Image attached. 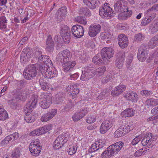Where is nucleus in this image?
<instances>
[{"instance_id":"obj_1","label":"nucleus","mask_w":158,"mask_h":158,"mask_svg":"<svg viewBox=\"0 0 158 158\" xmlns=\"http://www.w3.org/2000/svg\"><path fill=\"white\" fill-rule=\"evenodd\" d=\"M124 143L119 141L109 146L101 154L102 158H110L113 156L123 148Z\"/></svg>"},{"instance_id":"obj_2","label":"nucleus","mask_w":158,"mask_h":158,"mask_svg":"<svg viewBox=\"0 0 158 158\" xmlns=\"http://www.w3.org/2000/svg\"><path fill=\"white\" fill-rule=\"evenodd\" d=\"M16 96L8 102L10 107L12 109H16L18 106L17 102L19 100L25 101L29 97V93L25 91L19 90Z\"/></svg>"},{"instance_id":"obj_3","label":"nucleus","mask_w":158,"mask_h":158,"mask_svg":"<svg viewBox=\"0 0 158 158\" xmlns=\"http://www.w3.org/2000/svg\"><path fill=\"white\" fill-rule=\"evenodd\" d=\"M153 11H158V4L154 5L145 11L144 18L141 22L143 26H146L156 17V14L153 12Z\"/></svg>"},{"instance_id":"obj_4","label":"nucleus","mask_w":158,"mask_h":158,"mask_svg":"<svg viewBox=\"0 0 158 158\" xmlns=\"http://www.w3.org/2000/svg\"><path fill=\"white\" fill-rule=\"evenodd\" d=\"M37 74L35 65L31 64L27 66L23 72L24 78L27 80H31L34 78Z\"/></svg>"},{"instance_id":"obj_5","label":"nucleus","mask_w":158,"mask_h":158,"mask_svg":"<svg viewBox=\"0 0 158 158\" xmlns=\"http://www.w3.org/2000/svg\"><path fill=\"white\" fill-rule=\"evenodd\" d=\"M52 94L50 93H42L39 103L40 106L44 109L48 108L52 104Z\"/></svg>"},{"instance_id":"obj_6","label":"nucleus","mask_w":158,"mask_h":158,"mask_svg":"<svg viewBox=\"0 0 158 158\" xmlns=\"http://www.w3.org/2000/svg\"><path fill=\"white\" fill-rule=\"evenodd\" d=\"M131 123L128 122L124 123L114 133V136L115 138L120 137L124 135L127 133L132 130L134 128Z\"/></svg>"},{"instance_id":"obj_7","label":"nucleus","mask_w":158,"mask_h":158,"mask_svg":"<svg viewBox=\"0 0 158 158\" xmlns=\"http://www.w3.org/2000/svg\"><path fill=\"white\" fill-rule=\"evenodd\" d=\"M95 73V68L93 65L86 66L83 69L80 79L83 81L88 80L92 78Z\"/></svg>"},{"instance_id":"obj_8","label":"nucleus","mask_w":158,"mask_h":158,"mask_svg":"<svg viewBox=\"0 0 158 158\" xmlns=\"http://www.w3.org/2000/svg\"><path fill=\"white\" fill-rule=\"evenodd\" d=\"M29 148L31 154L37 156L39 155L42 148L39 141L36 139L30 143Z\"/></svg>"},{"instance_id":"obj_9","label":"nucleus","mask_w":158,"mask_h":158,"mask_svg":"<svg viewBox=\"0 0 158 158\" xmlns=\"http://www.w3.org/2000/svg\"><path fill=\"white\" fill-rule=\"evenodd\" d=\"M108 5L106 3V5H105L99 9V15L102 18L109 19L114 16V12L112 11V9L107 6Z\"/></svg>"},{"instance_id":"obj_10","label":"nucleus","mask_w":158,"mask_h":158,"mask_svg":"<svg viewBox=\"0 0 158 158\" xmlns=\"http://www.w3.org/2000/svg\"><path fill=\"white\" fill-rule=\"evenodd\" d=\"M114 54V50L111 48L105 47L102 49L101 56L105 64L107 63L109 59L113 56Z\"/></svg>"},{"instance_id":"obj_11","label":"nucleus","mask_w":158,"mask_h":158,"mask_svg":"<svg viewBox=\"0 0 158 158\" xmlns=\"http://www.w3.org/2000/svg\"><path fill=\"white\" fill-rule=\"evenodd\" d=\"M103 146V143L97 141L91 145L88 152L91 154L93 153L96 152L95 154L99 155L102 152V148Z\"/></svg>"},{"instance_id":"obj_12","label":"nucleus","mask_w":158,"mask_h":158,"mask_svg":"<svg viewBox=\"0 0 158 158\" xmlns=\"http://www.w3.org/2000/svg\"><path fill=\"white\" fill-rule=\"evenodd\" d=\"M60 34L64 43L68 44L70 41L71 35V30L69 27L66 25L62 27Z\"/></svg>"},{"instance_id":"obj_13","label":"nucleus","mask_w":158,"mask_h":158,"mask_svg":"<svg viewBox=\"0 0 158 158\" xmlns=\"http://www.w3.org/2000/svg\"><path fill=\"white\" fill-rule=\"evenodd\" d=\"M71 57L70 52L68 50L61 51L57 55L56 59L61 63H63L68 61Z\"/></svg>"},{"instance_id":"obj_14","label":"nucleus","mask_w":158,"mask_h":158,"mask_svg":"<svg viewBox=\"0 0 158 158\" xmlns=\"http://www.w3.org/2000/svg\"><path fill=\"white\" fill-rule=\"evenodd\" d=\"M72 35L77 38L81 37L84 35V29L83 27L80 25H73L71 29Z\"/></svg>"},{"instance_id":"obj_15","label":"nucleus","mask_w":158,"mask_h":158,"mask_svg":"<svg viewBox=\"0 0 158 158\" xmlns=\"http://www.w3.org/2000/svg\"><path fill=\"white\" fill-rule=\"evenodd\" d=\"M114 7L115 11L118 13L125 12L128 9L127 2L123 1H117L114 4Z\"/></svg>"},{"instance_id":"obj_16","label":"nucleus","mask_w":158,"mask_h":158,"mask_svg":"<svg viewBox=\"0 0 158 158\" xmlns=\"http://www.w3.org/2000/svg\"><path fill=\"white\" fill-rule=\"evenodd\" d=\"M32 54V51L30 48H27L24 49L21 54V62L25 63L29 61Z\"/></svg>"},{"instance_id":"obj_17","label":"nucleus","mask_w":158,"mask_h":158,"mask_svg":"<svg viewBox=\"0 0 158 158\" xmlns=\"http://www.w3.org/2000/svg\"><path fill=\"white\" fill-rule=\"evenodd\" d=\"M57 110L56 109H52L48 112L43 114L40 118V120L42 122H47L53 118L56 114Z\"/></svg>"},{"instance_id":"obj_18","label":"nucleus","mask_w":158,"mask_h":158,"mask_svg":"<svg viewBox=\"0 0 158 158\" xmlns=\"http://www.w3.org/2000/svg\"><path fill=\"white\" fill-rule=\"evenodd\" d=\"M155 138L151 133H148L145 134L142 139L141 143L142 145L145 146L149 143L147 147L149 148L151 146L152 142L155 140Z\"/></svg>"},{"instance_id":"obj_19","label":"nucleus","mask_w":158,"mask_h":158,"mask_svg":"<svg viewBox=\"0 0 158 158\" xmlns=\"http://www.w3.org/2000/svg\"><path fill=\"white\" fill-rule=\"evenodd\" d=\"M125 53L123 51L118 52L117 54L115 65L118 69H121L123 66L125 57Z\"/></svg>"},{"instance_id":"obj_20","label":"nucleus","mask_w":158,"mask_h":158,"mask_svg":"<svg viewBox=\"0 0 158 158\" xmlns=\"http://www.w3.org/2000/svg\"><path fill=\"white\" fill-rule=\"evenodd\" d=\"M101 26L99 24L91 25L89 28L88 34L91 37L96 36L101 31Z\"/></svg>"},{"instance_id":"obj_21","label":"nucleus","mask_w":158,"mask_h":158,"mask_svg":"<svg viewBox=\"0 0 158 158\" xmlns=\"http://www.w3.org/2000/svg\"><path fill=\"white\" fill-rule=\"evenodd\" d=\"M148 51L145 47L142 45L139 48L137 54V58L139 61H143L148 56Z\"/></svg>"},{"instance_id":"obj_22","label":"nucleus","mask_w":158,"mask_h":158,"mask_svg":"<svg viewBox=\"0 0 158 158\" xmlns=\"http://www.w3.org/2000/svg\"><path fill=\"white\" fill-rule=\"evenodd\" d=\"M118 44L121 48H125L128 45V39L124 34L119 35L118 36Z\"/></svg>"},{"instance_id":"obj_23","label":"nucleus","mask_w":158,"mask_h":158,"mask_svg":"<svg viewBox=\"0 0 158 158\" xmlns=\"http://www.w3.org/2000/svg\"><path fill=\"white\" fill-rule=\"evenodd\" d=\"M66 90L68 92H70V96L72 97L73 99H74L77 97L79 92V89L77 85L76 84L68 85L66 88Z\"/></svg>"},{"instance_id":"obj_24","label":"nucleus","mask_w":158,"mask_h":158,"mask_svg":"<svg viewBox=\"0 0 158 158\" xmlns=\"http://www.w3.org/2000/svg\"><path fill=\"white\" fill-rule=\"evenodd\" d=\"M87 111L86 108H85L77 110L72 116L73 121L77 122L82 118L86 114Z\"/></svg>"},{"instance_id":"obj_25","label":"nucleus","mask_w":158,"mask_h":158,"mask_svg":"<svg viewBox=\"0 0 158 158\" xmlns=\"http://www.w3.org/2000/svg\"><path fill=\"white\" fill-rule=\"evenodd\" d=\"M19 136L18 133L15 132L14 133L7 136L1 142V145L4 146L10 142H13L17 139Z\"/></svg>"},{"instance_id":"obj_26","label":"nucleus","mask_w":158,"mask_h":158,"mask_svg":"<svg viewBox=\"0 0 158 158\" xmlns=\"http://www.w3.org/2000/svg\"><path fill=\"white\" fill-rule=\"evenodd\" d=\"M112 123L109 120L104 121L100 127V133L102 134H105L112 127Z\"/></svg>"},{"instance_id":"obj_27","label":"nucleus","mask_w":158,"mask_h":158,"mask_svg":"<svg viewBox=\"0 0 158 158\" xmlns=\"http://www.w3.org/2000/svg\"><path fill=\"white\" fill-rule=\"evenodd\" d=\"M39 64H45L46 65L52 66V65L51 60L48 56L46 55H41L38 57Z\"/></svg>"},{"instance_id":"obj_28","label":"nucleus","mask_w":158,"mask_h":158,"mask_svg":"<svg viewBox=\"0 0 158 158\" xmlns=\"http://www.w3.org/2000/svg\"><path fill=\"white\" fill-rule=\"evenodd\" d=\"M124 97L132 102H136L138 99L137 94L135 92L129 91L125 94Z\"/></svg>"},{"instance_id":"obj_29","label":"nucleus","mask_w":158,"mask_h":158,"mask_svg":"<svg viewBox=\"0 0 158 158\" xmlns=\"http://www.w3.org/2000/svg\"><path fill=\"white\" fill-rule=\"evenodd\" d=\"M126 89L125 86L123 85H119L115 87L111 92L113 96H117L124 91Z\"/></svg>"},{"instance_id":"obj_30","label":"nucleus","mask_w":158,"mask_h":158,"mask_svg":"<svg viewBox=\"0 0 158 158\" xmlns=\"http://www.w3.org/2000/svg\"><path fill=\"white\" fill-rule=\"evenodd\" d=\"M46 49L48 52H52L54 49V43L52 36L49 35L46 41Z\"/></svg>"},{"instance_id":"obj_31","label":"nucleus","mask_w":158,"mask_h":158,"mask_svg":"<svg viewBox=\"0 0 158 158\" xmlns=\"http://www.w3.org/2000/svg\"><path fill=\"white\" fill-rule=\"evenodd\" d=\"M76 64V62L74 61H68L63 63L64 70L65 72H67L72 69Z\"/></svg>"},{"instance_id":"obj_32","label":"nucleus","mask_w":158,"mask_h":158,"mask_svg":"<svg viewBox=\"0 0 158 158\" xmlns=\"http://www.w3.org/2000/svg\"><path fill=\"white\" fill-rule=\"evenodd\" d=\"M44 74L43 76L44 77L51 79L57 76V72L54 69H50L49 68Z\"/></svg>"},{"instance_id":"obj_33","label":"nucleus","mask_w":158,"mask_h":158,"mask_svg":"<svg viewBox=\"0 0 158 158\" xmlns=\"http://www.w3.org/2000/svg\"><path fill=\"white\" fill-rule=\"evenodd\" d=\"M134 111L132 108L126 109L121 113V115L125 117H130L134 115Z\"/></svg>"},{"instance_id":"obj_34","label":"nucleus","mask_w":158,"mask_h":158,"mask_svg":"<svg viewBox=\"0 0 158 158\" xmlns=\"http://www.w3.org/2000/svg\"><path fill=\"white\" fill-rule=\"evenodd\" d=\"M47 79L45 77H41L39 81V84L41 88L44 90H47L49 89V84L46 81Z\"/></svg>"},{"instance_id":"obj_35","label":"nucleus","mask_w":158,"mask_h":158,"mask_svg":"<svg viewBox=\"0 0 158 158\" xmlns=\"http://www.w3.org/2000/svg\"><path fill=\"white\" fill-rule=\"evenodd\" d=\"M92 61L96 65H101L103 64H105L101 54H97L95 56H94L92 59Z\"/></svg>"},{"instance_id":"obj_36","label":"nucleus","mask_w":158,"mask_h":158,"mask_svg":"<svg viewBox=\"0 0 158 158\" xmlns=\"http://www.w3.org/2000/svg\"><path fill=\"white\" fill-rule=\"evenodd\" d=\"M158 45V38L157 39L155 36H154L151 39L148 43V46L150 48H154Z\"/></svg>"},{"instance_id":"obj_37","label":"nucleus","mask_w":158,"mask_h":158,"mask_svg":"<svg viewBox=\"0 0 158 158\" xmlns=\"http://www.w3.org/2000/svg\"><path fill=\"white\" fill-rule=\"evenodd\" d=\"M52 66V65L49 66L46 65L45 64H39L38 69H39V71L43 75V76H44V74L45 73V72H46V71L49 69L50 68V67Z\"/></svg>"},{"instance_id":"obj_38","label":"nucleus","mask_w":158,"mask_h":158,"mask_svg":"<svg viewBox=\"0 0 158 158\" xmlns=\"http://www.w3.org/2000/svg\"><path fill=\"white\" fill-rule=\"evenodd\" d=\"M7 20L4 16L0 18V30L2 31L6 30L7 27Z\"/></svg>"},{"instance_id":"obj_39","label":"nucleus","mask_w":158,"mask_h":158,"mask_svg":"<svg viewBox=\"0 0 158 158\" xmlns=\"http://www.w3.org/2000/svg\"><path fill=\"white\" fill-rule=\"evenodd\" d=\"M79 12L80 15L82 16L89 17L91 15V13L89 10L86 7L81 8Z\"/></svg>"},{"instance_id":"obj_40","label":"nucleus","mask_w":158,"mask_h":158,"mask_svg":"<svg viewBox=\"0 0 158 158\" xmlns=\"http://www.w3.org/2000/svg\"><path fill=\"white\" fill-rule=\"evenodd\" d=\"M37 97L36 96L32 97L30 99V100L27 103L28 106L34 109L37 105Z\"/></svg>"},{"instance_id":"obj_41","label":"nucleus","mask_w":158,"mask_h":158,"mask_svg":"<svg viewBox=\"0 0 158 158\" xmlns=\"http://www.w3.org/2000/svg\"><path fill=\"white\" fill-rule=\"evenodd\" d=\"M112 33L110 29H107L101 34V37L102 39H110L112 37Z\"/></svg>"},{"instance_id":"obj_42","label":"nucleus","mask_w":158,"mask_h":158,"mask_svg":"<svg viewBox=\"0 0 158 158\" xmlns=\"http://www.w3.org/2000/svg\"><path fill=\"white\" fill-rule=\"evenodd\" d=\"M8 118L7 112L3 108L0 107V120L4 121Z\"/></svg>"},{"instance_id":"obj_43","label":"nucleus","mask_w":158,"mask_h":158,"mask_svg":"<svg viewBox=\"0 0 158 158\" xmlns=\"http://www.w3.org/2000/svg\"><path fill=\"white\" fill-rule=\"evenodd\" d=\"M21 149L20 148H16L13 150L11 154L12 158H19L21 155Z\"/></svg>"},{"instance_id":"obj_44","label":"nucleus","mask_w":158,"mask_h":158,"mask_svg":"<svg viewBox=\"0 0 158 158\" xmlns=\"http://www.w3.org/2000/svg\"><path fill=\"white\" fill-rule=\"evenodd\" d=\"M140 94L143 97L151 98L154 96V94L152 91L147 90H143L140 91Z\"/></svg>"},{"instance_id":"obj_45","label":"nucleus","mask_w":158,"mask_h":158,"mask_svg":"<svg viewBox=\"0 0 158 158\" xmlns=\"http://www.w3.org/2000/svg\"><path fill=\"white\" fill-rule=\"evenodd\" d=\"M52 129V126L51 124H48L42 127L39 128L41 134H44Z\"/></svg>"},{"instance_id":"obj_46","label":"nucleus","mask_w":158,"mask_h":158,"mask_svg":"<svg viewBox=\"0 0 158 158\" xmlns=\"http://www.w3.org/2000/svg\"><path fill=\"white\" fill-rule=\"evenodd\" d=\"M158 31V27L156 23H152L149 26V31L152 34H154Z\"/></svg>"},{"instance_id":"obj_47","label":"nucleus","mask_w":158,"mask_h":158,"mask_svg":"<svg viewBox=\"0 0 158 158\" xmlns=\"http://www.w3.org/2000/svg\"><path fill=\"white\" fill-rule=\"evenodd\" d=\"M55 140L59 143H60L62 145H64L67 141L66 139L65 138V136L63 135H59Z\"/></svg>"},{"instance_id":"obj_48","label":"nucleus","mask_w":158,"mask_h":158,"mask_svg":"<svg viewBox=\"0 0 158 158\" xmlns=\"http://www.w3.org/2000/svg\"><path fill=\"white\" fill-rule=\"evenodd\" d=\"M83 16H77L75 18V19L77 22L85 25L87 24V21L86 19Z\"/></svg>"},{"instance_id":"obj_49","label":"nucleus","mask_w":158,"mask_h":158,"mask_svg":"<svg viewBox=\"0 0 158 158\" xmlns=\"http://www.w3.org/2000/svg\"><path fill=\"white\" fill-rule=\"evenodd\" d=\"M35 119V117L33 115L31 114L26 116L24 117V120L28 123H31L34 122Z\"/></svg>"},{"instance_id":"obj_50","label":"nucleus","mask_w":158,"mask_h":158,"mask_svg":"<svg viewBox=\"0 0 158 158\" xmlns=\"http://www.w3.org/2000/svg\"><path fill=\"white\" fill-rule=\"evenodd\" d=\"M106 70V69L105 66H101L96 69V71L95 69V73H96L97 75L100 76L103 74Z\"/></svg>"},{"instance_id":"obj_51","label":"nucleus","mask_w":158,"mask_h":158,"mask_svg":"<svg viewBox=\"0 0 158 158\" xmlns=\"http://www.w3.org/2000/svg\"><path fill=\"white\" fill-rule=\"evenodd\" d=\"M144 38V35L141 33H139L135 35L134 40L137 41H141L143 40Z\"/></svg>"},{"instance_id":"obj_52","label":"nucleus","mask_w":158,"mask_h":158,"mask_svg":"<svg viewBox=\"0 0 158 158\" xmlns=\"http://www.w3.org/2000/svg\"><path fill=\"white\" fill-rule=\"evenodd\" d=\"M77 147L76 146L71 145L68 151V154L70 155H73L76 152Z\"/></svg>"},{"instance_id":"obj_53","label":"nucleus","mask_w":158,"mask_h":158,"mask_svg":"<svg viewBox=\"0 0 158 158\" xmlns=\"http://www.w3.org/2000/svg\"><path fill=\"white\" fill-rule=\"evenodd\" d=\"M133 60V57L132 56L130 55L127 56L126 60L127 62V67L129 70H131V63L132 62Z\"/></svg>"},{"instance_id":"obj_54","label":"nucleus","mask_w":158,"mask_h":158,"mask_svg":"<svg viewBox=\"0 0 158 158\" xmlns=\"http://www.w3.org/2000/svg\"><path fill=\"white\" fill-rule=\"evenodd\" d=\"M66 9V7L65 6L62 7L58 9L57 13L65 16L67 12Z\"/></svg>"},{"instance_id":"obj_55","label":"nucleus","mask_w":158,"mask_h":158,"mask_svg":"<svg viewBox=\"0 0 158 158\" xmlns=\"http://www.w3.org/2000/svg\"><path fill=\"white\" fill-rule=\"evenodd\" d=\"M42 49L40 48L36 47L35 48L34 56L36 57H38L40 55L42 54Z\"/></svg>"},{"instance_id":"obj_56","label":"nucleus","mask_w":158,"mask_h":158,"mask_svg":"<svg viewBox=\"0 0 158 158\" xmlns=\"http://www.w3.org/2000/svg\"><path fill=\"white\" fill-rule=\"evenodd\" d=\"M109 93L105 90H104L98 95V99H102L105 97L107 96Z\"/></svg>"},{"instance_id":"obj_57","label":"nucleus","mask_w":158,"mask_h":158,"mask_svg":"<svg viewBox=\"0 0 158 158\" xmlns=\"http://www.w3.org/2000/svg\"><path fill=\"white\" fill-rule=\"evenodd\" d=\"M74 106V104L71 102H69V103L64 106V110L65 111H68L73 108Z\"/></svg>"},{"instance_id":"obj_58","label":"nucleus","mask_w":158,"mask_h":158,"mask_svg":"<svg viewBox=\"0 0 158 158\" xmlns=\"http://www.w3.org/2000/svg\"><path fill=\"white\" fill-rule=\"evenodd\" d=\"M25 83L26 81H17L16 84H17L18 88L21 89L25 86Z\"/></svg>"},{"instance_id":"obj_59","label":"nucleus","mask_w":158,"mask_h":158,"mask_svg":"<svg viewBox=\"0 0 158 158\" xmlns=\"http://www.w3.org/2000/svg\"><path fill=\"white\" fill-rule=\"evenodd\" d=\"M142 136L141 135H139L135 137L131 142L133 145H135L137 144L142 139Z\"/></svg>"},{"instance_id":"obj_60","label":"nucleus","mask_w":158,"mask_h":158,"mask_svg":"<svg viewBox=\"0 0 158 158\" xmlns=\"http://www.w3.org/2000/svg\"><path fill=\"white\" fill-rule=\"evenodd\" d=\"M41 134L40 131L39 129H36L31 132L30 135L31 136H39Z\"/></svg>"},{"instance_id":"obj_61","label":"nucleus","mask_w":158,"mask_h":158,"mask_svg":"<svg viewBox=\"0 0 158 158\" xmlns=\"http://www.w3.org/2000/svg\"><path fill=\"white\" fill-rule=\"evenodd\" d=\"M33 109L30 106H28V105L26 104L24 108V112L25 114L30 113L32 111Z\"/></svg>"},{"instance_id":"obj_62","label":"nucleus","mask_w":158,"mask_h":158,"mask_svg":"<svg viewBox=\"0 0 158 158\" xmlns=\"http://www.w3.org/2000/svg\"><path fill=\"white\" fill-rule=\"evenodd\" d=\"M60 143H59L57 141H56L55 140L53 145V147L54 149L56 150L59 149L61 148L63 145H62Z\"/></svg>"},{"instance_id":"obj_63","label":"nucleus","mask_w":158,"mask_h":158,"mask_svg":"<svg viewBox=\"0 0 158 158\" xmlns=\"http://www.w3.org/2000/svg\"><path fill=\"white\" fill-rule=\"evenodd\" d=\"M96 120V118L94 116H89L86 119V122L88 123H91L94 122Z\"/></svg>"},{"instance_id":"obj_64","label":"nucleus","mask_w":158,"mask_h":158,"mask_svg":"<svg viewBox=\"0 0 158 158\" xmlns=\"http://www.w3.org/2000/svg\"><path fill=\"white\" fill-rule=\"evenodd\" d=\"M145 104L148 107H153L152 98L148 99L145 102Z\"/></svg>"}]
</instances>
